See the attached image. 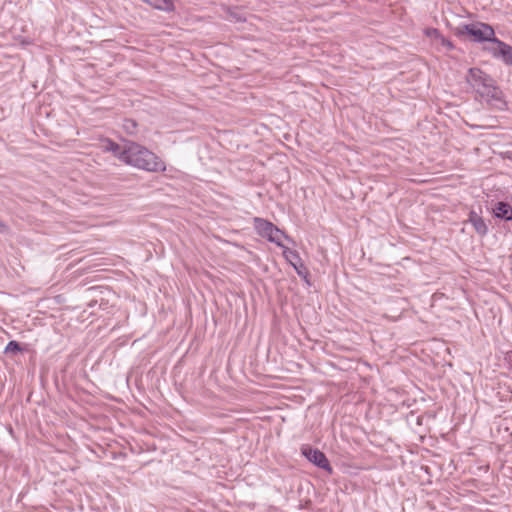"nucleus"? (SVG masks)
<instances>
[{"label": "nucleus", "mask_w": 512, "mask_h": 512, "mask_svg": "<svg viewBox=\"0 0 512 512\" xmlns=\"http://www.w3.org/2000/svg\"><path fill=\"white\" fill-rule=\"evenodd\" d=\"M119 160L147 172H164L165 162L146 147L136 143L127 142L119 154Z\"/></svg>", "instance_id": "obj_1"}, {"label": "nucleus", "mask_w": 512, "mask_h": 512, "mask_svg": "<svg viewBox=\"0 0 512 512\" xmlns=\"http://www.w3.org/2000/svg\"><path fill=\"white\" fill-rule=\"evenodd\" d=\"M466 81L488 104L498 109H503L506 106L502 90L496 85V81L480 68H470Z\"/></svg>", "instance_id": "obj_2"}, {"label": "nucleus", "mask_w": 512, "mask_h": 512, "mask_svg": "<svg viewBox=\"0 0 512 512\" xmlns=\"http://www.w3.org/2000/svg\"><path fill=\"white\" fill-rule=\"evenodd\" d=\"M454 34L460 38L468 35L474 42L478 43L489 42L491 44L496 38L493 27L483 22L459 25L454 28Z\"/></svg>", "instance_id": "obj_3"}, {"label": "nucleus", "mask_w": 512, "mask_h": 512, "mask_svg": "<svg viewBox=\"0 0 512 512\" xmlns=\"http://www.w3.org/2000/svg\"><path fill=\"white\" fill-rule=\"evenodd\" d=\"M301 453L308 461L313 463L318 468L332 473L333 469L330 465V462L321 450L312 448L309 445H303L301 448Z\"/></svg>", "instance_id": "obj_4"}, {"label": "nucleus", "mask_w": 512, "mask_h": 512, "mask_svg": "<svg viewBox=\"0 0 512 512\" xmlns=\"http://www.w3.org/2000/svg\"><path fill=\"white\" fill-rule=\"evenodd\" d=\"M494 58L501 59L506 65L512 66V46L495 38L491 45L484 48Z\"/></svg>", "instance_id": "obj_5"}, {"label": "nucleus", "mask_w": 512, "mask_h": 512, "mask_svg": "<svg viewBox=\"0 0 512 512\" xmlns=\"http://www.w3.org/2000/svg\"><path fill=\"white\" fill-rule=\"evenodd\" d=\"M468 222L471 223L477 234L485 236L488 233V226L484 219L474 210H471L468 215Z\"/></svg>", "instance_id": "obj_6"}, {"label": "nucleus", "mask_w": 512, "mask_h": 512, "mask_svg": "<svg viewBox=\"0 0 512 512\" xmlns=\"http://www.w3.org/2000/svg\"><path fill=\"white\" fill-rule=\"evenodd\" d=\"M253 222L254 228L261 237L271 236L272 231L275 230V225L266 219L255 217Z\"/></svg>", "instance_id": "obj_7"}, {"label": "nucleus", "mask_w": 512, "mask_h": 512, "mask_svg": "<svg viewBox=\"0 0 512 512\" xmlns=\"http://www.w3.org/2000/svg\"><path fill=\"white\" fill-rule=\"evenodd\" d=\"M493 214L496 218L510 221L512 220V206L508 202H497L493 208Z\"/></svg>", "instance_id": "obj_8"}, {"label": "nucleus", "mask_w": 512, "mask_h": 512, "mask_svg": "<svg viewBox=\"0 0 512 512\" xmlns=\"http://www.w3.org/2000/svg\"><path fill=\"white\" fill-rule=\"evenodd\" d=\"M154 8L165 11V12H171L174 11V3L173 0H144Z\"/></svg>", "instance_id": "obj_9"}, {"label": "nucleus", "mask_w": 512, "mask_h": 512, "mask_svg": "<svg viewBox=\"0 0 512 512\" xmlns=\"http://www.w3.org/2000/svg\"><path fill=\"white\" fill-rule=\"evenodd\" d=\"M283 255L287 259V261L294 267L295 270H298V262L302 261L298 252L295 250H291L289 248H285L283 251Z\"/></svg>", "instance_id": "obj_10"}, {"label": "nucleus", "mask_w": 512, "mask_h": 512, "mask_svg": "<svg viewBox=\"0 0 512 512\" xmlns=\"http://www.w3.org/2000/svg\"><path fill=\"white\" fill-rule=\"evenodd\" d=\"M286 235L282 230L275 226V230L272 231L271 236H267L269 242L275 243L277 246L283 247L282 240Z\"/></svg>", "instance_id": "obj_11"}, {"label": "nucleus", "mask_w": 512, "mask_h": 512, "mask_svg": "<svg viewBox=\"0 0 512 512\" xmlns=\"http://www.w3.org/2000/svg\"><path fill=\"white\" fill-rule=\"evenodd\" d=\"M104 151H107V152H112L118 159H119V154L122 152L123 148H121V146L110 140V139H107L104 143Z\"/></svg>", "instance_id": "obj_12"}, {"label": "nucleus", "mask_w": 512, "mask_h": 512, "mask_svg": "<svg viewBox=\"0 0 512 512\" xmlns=\"http://www.w3.org/2000/svg\"><path fill=\"white\" fill-rule=\"evenodd\" d=\"M22 351H23V348L21 347L20 343L15 340L9 341L5 348V353L16 354V353L22 352Z\"/></svg>", "instance_id": "obj_13"}, {"label": "nucleus", "mask_w": 512, "mask_h": 512, "mask_svg": "<svg viewBox=\"0 0 512 512\" xmlns=\"http://www.w3.org/2000/svg\"><path fill=\"white\" fill-rule=\"evenodd\" d=\"M436 44H440L442 47L446 48L447 50H452L454 49V45L453 43L448 40L447 38H445L443 35H441L436 41H435Z\"/></svg>", "instance_id": "obj_14"}, {"label": "nucleus", "mask_w": 512, "mask_h": 512, "mask_svg": "<svg viewBox=\"0 0 512 512\" xmlns=\"http://www.w3.org/2000/svg\"><path fill=\"white\" fill-rule=\"evenodd\" d=\"M425 34L432 40L436 41L442 34L436 28H428L425 30Z\"/></svg>", "instance_id": "obj_15"}, {"label": "nucleus", "mask_w": 512, "mask_h": 512, "mask_svg": "<svg viewBox=\"0 0 512 512\" xmlns=\"http://www.w3.org/2000/svg\"><path fill=\"white\" fill-rule=\"evenodd\" d=\"M504 359L508 363L509 368L512 369V350L506 352Z\"/></svg>", "instance_id": "obj_16"}, {"label": "nucleus", "mask_w": 512, "mask_h": 512, "mask_svg": "<svg viewBox=\"0 0 512 512\" xmlns=\"http://www.w3.org/2000/svg\"><path fill=\"white\" fill-rule=\"evenodd\" d=\"M306 270L304 264L302 263V261L298 262V270H296L297 274L299 276H302L303 275V271L302 270Z\"/></svg>", "instance_id": "obj_17"}, {"label": "nucleus", "mask_w": 512, "mask_h": 512, "mask_svg": "<svg viewBox=\"0 0 512 512\" xmlns=\"http://www.w3.org/2000/svg\"><path fill=\"white\" fill-rule=\"evenodd\" d=\"M129 125H132V127H133V128H135V127H136V123H135V121H133V120H127V121H126V124H125V128H126V129H129Z\"/></svg>", "instance_id": "obj_18"}]
</instances>
